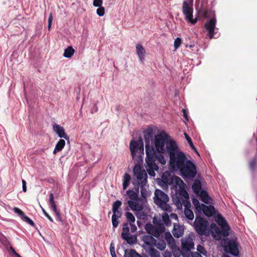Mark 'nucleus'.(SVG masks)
Listing matches in <instances>:
<instances>
[{
    "mask_svg": "<svg viewBox=\"0 0 257 257\" xmlns=\"http://www.w3.org/2000/svg\"><path fill=\"white\" fill-rule=\"evenodd\" d=\"M153 136V132L152 130H147L144 132V138L146 142V153L147 157L146 163V169L148 174L153 177L156 175L155 171L158 170V166L154 163L156 156L155 155V149L153 146L150 145V141Z\"/></svg>",
    "mask_w": 257,
    "mask_h": 257,
    "instance_id": "f257e3e1",
    "label": "nucleus"
},
{
    "mask_svg": "<svg viewBox=\"0 0 257 257\" xmlns=\"http://www.w3.org/2000/svg\"><path fill=\"white\" fill-rule=\"evenodd\" d=\"M168 154L170 156V168L173 171H177L187 161L182 152L179 151L176 143H170L168 145Z\"/></svg>",
    "mask_w": 257,
    "mask_h": 257,
    "instance_id": "f03ea898",
    "label": "nucleus"
},
{
    "mask_svg": "<svg viewBox=\"0 0 257 257\" xmlns=\"http://www.w3.org/2000/svg\"><path fill=\"white\" fill-rule=\"evenodd\" d=\"M133 173L136 177V179L133 182L136 193H139L140 187L142 196L146 198L149 195V192L146 188L148 178L146 172L142 170L140 165H136L133 169Z\"/></svg>",
    "mask_w": 257,
    "mask_h": 257,
    "instance_id": "7ed1b4c3",
    "label": "nucleus"
},
{
    "mask_svg": "<svg viewBox=\"0 0 257 257\" xmlns=\"http://www.w3.org/2000/svg\"><path fill=\"white\" fill-rule=\"evenodd\" d=\"M162 220H158L156 217L153 218V223L155 225L148 223L145 225V229L150 234L158 237L160 234L165 231V224L169 226L171 225V222L169 219L168 214L166 212L162 213Z\"/></svg>",
    "mask_w": 257,
    "mask_h": 257,
    "instance_id": "20e7f679",
    "label": "nucleus"
},
{
    "mask_svg": "<svg viewBox=\"0 0 257 257\" xmlns=\"http://www.w3.org/2000/svg\"><path fill=\"white\" fill-rule=\"evenodd\" d=\"M127 197L126 200L128 207L133 211L135 212L136 215H138V212L141 211L144 209V202L141 199L137 193L131 190H128L126 192Z\"/></svg>",
    "mask_w": 257,
    "mask_h": 257,
    "instance_id": "39448f33",
    "label": "nucleus"
},
{
    "mask_svg": "<svg viewBox=\"0 0 257 257\" xmlns=\"http://www.w3.org/2000/svg\"><path fill=\"white\" fill-rule=\"evenodd\" d=\"M172 142L176 143L164 131L161 132L155 137V148L159 153L164 154L166 152L168 153V145Z\"/></svg>",
    "mask_w": 257,
    "mask_h": 257,
    "instance_id": "423d86ee",
    "label": "nucleus"
},
{
    "mask_svg": "<svg viewBox=\"0 0 257 257\" xmlns=\"http://www.w3.org/2000/svg\"><path fill=\"white\" fill-rule=\"evenodd\" d=\"M169 200L168 196L163 191L159 189L155 190L154 202L168 214L172 211L171 207L168 204Z\"/></svg>",
    "mask_w": 257,
    "mask_h": 257,
    "instance_id": "0eeeda50",
    "label": "nucleus"
},
{
    "mask_svg": "<svg viewBox=\"0 0 257 257\" xmlns=\"http://www.w3.org/2000/svg\"><path fill=\"white\" fill-rule=\"evenodd\" d=\"M179 171L184 178H193L197 173L195 165L190 160H187Z\"/></svg>",
    "mask_w": 257,
    "mask_h": 257,
    "instance_id": "6e6552de",
    "label": "nucleus"
},
{
    "mask_svg": "<svg viewBox=\"0 0 257 257\" xmlns=\"http://www.w3.org/2000/svg\"><path fill=\"white\" fill-rule=\"evenodd\" d=\"M130 146L131 155L134 160L136 157H140L144 154V144L141 138H139L137 141H132Z\"/></svg>",
    "mask_w": 257,
    "mask_h": 257,
    "instance_id": "1a4fd4ad",
    "label": "nucleus"
},
{
    "mask_svg": "<svg viewBox=\"0 0 257 257\" xmlns=\"http://www.w3.org/2000/svg\"><path fill=\"white\" fill-rule=\"evenodd\" d=\"M194 227L196 232L200 235H209L208 222L202 218L196 216Z\"/></svg>",
    "mask_w": 257,
    "mask_h": 257,
    "instance_id": "9d476101",
    "label": "nucleus"
},
{
    "mask_svg": "<svg viewBox=\"0 0 257 257\" xmlns=\"http://www.w3.org/2000/svg\"><path fill=\"white\" fill-rule=\"evenodd\" d=\"M193 3H190L189 1H184L182 7V12L185 16V19L192 24H195L197 19H193Z\"/></svg>",
    "mask_w": 257,
    "mask_h": 257,
    "instance_id": "9b49d317",
    "label": "nucleus"
},
{
    "mask_svg": "<svg viewBox=\"0 0 257 257\" xmlns=\"http://www.w3.org/2000/svg\"><path fill=\"white\" fill-rule=\"evenodd\" d=\"M183 196L184 197V199L182 200H179V203H178V207H179V206H182L183 205L185 207L184 209V213L186 217L189 220H192L194 219V216L193 211L190 209L191 207V203L188 201L189 195L186 191L184 192Z\"/></svg>",
    "mask_w": 257,
    "mask_h": 257,
    "instance_id": "f8f14e48",
    "label": "nucleus"
},
{
    "mask_svg": "<svg viewBox=\"0 0 257 257\" xmlns=\"http://www.w3.org/2000/svg\"><path fill=\"white\" fill-rule=\"evenodd\" d=\"M194 236L189 235L181 239V247L184 254H189L194 248Z\"/></svg>",
    "mask_w": 257,
    "mask_h": 257,
    "instance_id": "ddd939ff",
    "label": "nucleus"
},
{
    "mask_svg": "<svg viewBox=\"0 0 257 257\" xmlns=\"http://www.w3.org/2000/svg\"><path fill=\"white\" fill-rule=\"evenodd\" d=\"M216 221L222 229V234L223 236L226 237L229 235L230 227L227 223L225 219L220 214L216 217Z\"/></svg>",
    "mask_w": 257,
    "mask_h": 257,
    "instance_id": "4468645a",
    "label": "nucleus"
},
{
    "mask_svg": "<svg viewBox=\"0 0 257 257\" xmlns=\"http://www.w3.org/2000/svg\"><path fill=\"white\" fill-rule=\"evenodd\" d=\"M225 249L228 251L231 254L234 256H237L239 254V251L236 242L233 240H229L227 245L225 247Z\"/></svg>",
    "mask_w": 257,
    "mask_h": 257,
    "instance_id": "2eb2a0df",
    "label": "nucleus"
},
{
    "mask_svg": "<svg viewBox=\"0 0 257 257\" xmlns=\"http://www.w3.org/2000/svg\"><path fill=\"white\" fill-rule=\"evenodd\" d=\"M142 240L144 241V243L142 245V247L145 249H147L150 247H152L153 245L156 244L155 239L150 235H144L142 236Z\"/></svg>",
    "mask_w": 257,
    "mask_h": 257,
    "instance_id": "dca6fc26",
    "label": "nucleus"
},
{
    "mask_svg": "<svg viewBox=\"0 0 257 257\" xmlns=\"http://www.w3.org/2000/svg\"><path fill=\"white\" fill-rule=\"evenodd\" d=\"M49 204L50 205L53 211L55 212L57 216V220L61 222H63V221L62 218L61 217L60 212L57 209V206L54 201V195L52 193H50L49 195Z\"/></svg>",
    "mask_w": 257,
    "mask_h": 257,
    "instance_id": "f3484780",
    "label": "nucleus"
},
{
    "mask_svg": "<svg viewBox=\"0 0 257 257\" xmlns=\"http://www.w3.org/2000/svg\"><path fill=\"white\" fill-rule=\"evenodd\" d=\"M216 22L215 18H213L205 25V28L208 31V36L210 39H212L213 37Z\"/></svg>",
    "mask_w": 257,
    "mask_h": 257,
    "instance_id": "a211bd4d",
    "label": "nucleus"
},
{
    "mask_svg": "<svg viewBox=\"0 0 257 257\" xmlns=\"http://www.w3.org/2000/svg\"><path fill=\"white\" fill-rule=\"evenodd\" d=\"M54 131L58 135L60 138L69 140L68 136L65 134L64 128L60 125L55 124L53 126Z\"/></svg>",
    "mask_w": 257,
    "mask_h": 257,
    "instance_id": "6ab92c4d",
    "label": "nucleus"
},
{
    "mask_svg": "<svg viewBox=\"0 0 257 257\" xmlns=\"http://www.w3.org/2000/svg\"><path fill=\"white\" fill-rule=\"evenodd\" d=\"M209 235L211 234L213 237L222 234V229L220 230L219 227L214 223H212L208 227Z\"/></svg>",
    "mask_w": 257,
    "mask_h": 257,
    "instance_id": "aec40b11",
    "label": "nucleus"
},
{
    "mask_svg": "<svg viewBox=\"0 0 257 257\" xmlns=\"http://www.w3.org/2000/svg\"><path fill=\"white\" fill-rule=\"evenodd\" d=\"M172 233L174 237L179 238L182 236L184 233V228L180 225L174 223Z\"/></svg>",
    "mask_w": 257,
    "mask_h": 257,
    "instance_id": "412c9836",
    "label": "nucleus"
},
{
    "mask_svg": "<svg viewBox=\"0 0 257 257\" xmlns=\"http://www.w3.org/2000/svg\"><path fill=\"white\" fill-rule=\"evenodd\" d=\"M201 211L207 216H211L215 213V208L213 206H207L202 204Z\"/></svg>",
    "mask_w": 257,
    "mask_h": 257,
    "instance_id": "4be33fe9",
    "label": "nucleus"
},
{
    "mask_svg": "<svg viewBox=\"0 0 257 257\" xmlns=\"http://www.w3.org/2000/svg\"><path fill=\"white\" fill-rule=\"evenodd\" d=\"M136 52L140 60L143 62L145 59L146 50L141 44H138L137 45Z\"/></svg>",
    "mask_w": 257,
    "mask_h": 257,
    "instance_id": "5701e85b",
    "label": "nucleus"
},
{
    "mask_svg": "<svg viewBox=\"0 0 257 257\" xmlns=\"http://www.w3.org/2000/svg\"><path fill=\"white\" fill-rule=\"evenodd\" d=\"M192 189L197 194H199L200 192L203 191L201 182L199 180H195L192 185Z\"/></svg>",
    "mask_w": 257,
    "mask_h": 257,
    "instance_id": "b1692460",
    "label": "nucleus"
},
{
    "mask_svg": "<svg viewBox=\"0 0 257 257\" xmlns=\"http://www.w3.org/2000/svg\"><path fill=\"white\" fill-rule=\"evenodd\" d=\"M122 205L120 201L117 200L114 202L112 204V211L114 214H121V211L119 209Z\"/></svg>",
    "mask_w": 257,
    "mask_h": 257,
    "instance_id": "393cba45",
    "label": "nucleus"
},
{
    "mask_svg": "<svg viewBox=\"0 0 257 257\" xmlns=\"http://www.w3.org/2000/svg\"><path fill=\"white\" fill-rule=\"evenodd\" d=\"M65 145V141L62 139L60 140L55 146V148L53 151V154H55L57 152L61 151L64 147Z\"/></svg>",
    "mask_w": 257,
    "mask_h": 257,
    "instance_id": "a878e982",
    "label": "nucleus"
},
{
    "mask_svg": "<svg viewBox=\"0 0 257 257\" xmlns=\"http://www.w3.org/2000/svg\"><path fill=\"white\" fill-rule=\"evenodd\" d=\"M121 216V214H114L111 217L112 223L113 228L117 227L119 224V218Z\"/></svg>",
    "mask_w": 257,
    "mask_h": 257,
    "instance_id": "bb28decb",
    "label": "nucleus"
},
{
    "mask_svg": "<svg viewBox=\"0 0 257 257\" xmlns=\"http://www.w3.org/2000/svg\"><path fill=\"white\" fill-rule=\"evenodd\" d=\"M145 250L151 257H160V252L152 247H150Z\"/></svg>",
    "mask_w": 257,
    "mask_h": 257,
    "instance_id": "cd10ccee",
    "label": "nucleus"
},
{
    "mask_svg": "<svg viewBox=\"0 0 257 257\" xmlns=\"http://www.w3.org/2000/svg\"><path fill=\"white\" fill-rule=\"evenodd\" d=\"M75 50L72 46H69L64 50L63 56L66 58H70L74 54Z\"/></svg>",
    "mask_w": 257,
    "mask_h": 257,
    "instance_id": "c85d7f7f",
    "label": "nucleus"
},
{
    "mask_svg": "<svg viewBox=\"0 0 257 257\" xmlns=\"http://www.w3.org/2000/svg\"><path fill=\"white\" fill-rule=\"evenodd\" d=\"M201 197V200L204 202L205 203L208 204L209 203V201L210 200V198L208 195L207 192L205 191H202L199 193V194Z\"/></svg>",
    "mask_w": 257,
    "mask_h": 257,
    "instance_id": "c756f323",
    "label": "nucleus"
},
{
    "mask_svg": "<svg viewBox=\"0 0 257 257\" xmlns=\"http://www.w3.org/2000/svg\"><path fill=\"white\" fill-rule=\"evenodd\" d=\"M124 257H142L134 249L126 250L124 252Z\"/></svg>",
    "mask_w": 257,
    "mask_h": 257,
    "instance_id": "7c9ffc66",
    "label": "nucleus"
},
{
    "mask_svg": "<svg viewBox=\"0 0 257 257\" xmlns=\"http://www.w3.org/2000/svg\"><path fill=\"white\" fill-rule=\"evenodd\" d=\"M131 176L127 173H125L123 178V189L125 190L130 184Z\"/></svg>",
    "mask_w": 257,
    "mask_h": 257,
    "instance_id": "2f4dec72",
    "label": "nucleus"
},
{
    "mask_svg": "<svg viewBox=\"0 0 257 257\" xmlns=\"http://www.w3.org/2000/svg\"><path fill=\"white\" fill-rule=\"evenodd\" d=\"M173 255L175 257H179L181 254L185 255L186 254H184L182 249L181 250L179 248L177 247L176 245L171 248Z\"/></svg>",
    "mask_w": 257,
    "mask_h": 257,
    "instance_id": "473e14b6",
    "label": "nucleus"
},
{
    "mask_svg": "<svg viewBox=\"0 0 257 257\" xmlns=\"http://www.w3.org/2000/svg\"><path fill=\"white\" fill-rule=\"evenodd\" d=\"M122 238L126 240V242L130 244H134L137 241V237L133 235H127L126 236H125L124 238Z\"/></svg>",
    "mask_w": 257,
    "mask_h": 257,
    "instance_id": "72a5a7b5",
    "label": "nucleus"
},
{
    "mask_svg": "<svg viewBox=\"0 0 257 257\" xmlns=\"http://www.w3.org/2000/svg\"><path fill=\"white\" fill-rule=\"evenodd\" d=\"M129 227L128 226L127 223H124L123 224V227H122V231L121 232V237L124 238L125 236L127 235L130 234H129Z\"/></svg>",
    "mask_w": 257,
    "mask_h": 257,
    "instance_id": "f704fd0d",
    "label": "nucleus"
},
{
    "mask_svg": "<svg viewBox=\"0 0 257 257\" xmlns=\"http://www.w3.org/2000/svg\"><path fill=\"white\" fill-rule=\"evenodd\" d=\"M155 155L156 156V158L155 159L154 163L156 164V163H155V162H156V160L158 161L159 163H160V164H161L162 165H164L166 164V160L162 155H157L156 154V152H155Z\"/></svg>",
    "mask_w": 257,
    "mask_h": 257,
    "instance_id": "c9c22d12",
    "label": "nucleus"
},
{
    "mask_svg": "<svg viewBox=\"0 0 257 257\" xmlns=\"http://www.w3.org/2000/svg\"><path fill=\"white\" fill-rule=\"evenodd\" d=\"M125 215L127 221L129 222L130 223H134L135 222V217L132 213L128 211L126 212Z\"/></svg>",
    "mask_w": 257,
    "mask_h": 257,
    "instance_id": "e433bc0d",
    "label": "nucleus"
},
{
    "mask_svg": "<svg viewBox=\"0 0 257 257\" xmlns=\"http://www.w3.org/2000/svg\"><path fill=\"white\" fill-rule=\"evenodd\" d=\"M155 244L157 247L161 250H164L166 247L165 241L162 240H159Z\"/></svg>",
    "mask_w": 257,
    "mask_h": 257,
    "instance_id": "4c0bfd02",
    "label": "nucleus"
},
{
    "mask_svg": "<svg viewBox=\"0 0 257 257\" xmlns=\"http://www.w3.org/2000/svg\"><path fill=\"white\" fill-rule=\"evenodd\" d=\"M192 203L194 205L196 210L198 212L201 211L202 204H200L199 201L195 198L193 199Z\"/></svg>",
    "mask_w": 257,
    "mask_h": 257,
    "instance_id": "58836bf2",
    "label": "nucleus"
},
{
    "mask_svg": "<svg viewBox=\"0 0 257 257\" xmlns=\"http://www.w3.org/2000/svg\"><path fill=\"white\" fill-rule=\"evenodd\" d=\"M173 180L176 183L177 185H178L180 187L183 188L185 185V183L183 182V180L177 176H175L174 177Z\"/></svg>",
    "mask_w": 257,
    "mask_h": 257,
    "instance_id": "ea45409f",
    "label": "nucleus"
},
{
    "mask_svg": "<svg viewBox=\"0 0 257 257\" xmlns=\"http://www.w3.org/2000/svg\"><path fill=\"white\" fill-rule=\"evenodd\" d=\"M186 140L192 149L197 152L196 148L194 146L191 138L186 134H184Z\"/></svg>",
    "mask_w": 257,
    "mask_h": 257,
    "instance_id": "a19ab883",
    "label": "nucleus"
},
{
    "mask_svg": "<svg viewBox=\"0 0 257 257\" xmlns=\"http://www.w3.org/2000/svg\"><path fill=\"white\" fill-rule=\"evenodd\" d=\"M256 162V159H253L250 160V161L249 163V168L252 172H254V171L255 170Z\"/></svg>",
    "mask_w": 257,
    "mask_h": 257,
    "instance_id": "79ce46f5",
    "label": "nucleus"
},
{
    "mask_svg": "<svg viewBox=\"0 0 257 257\" xmlns=\"http://www.w3.org/2000/svg\"><path fill=\"white\" fill-rule=\"evenodd\" d=\"M22 219L26 222L27 223L29 224L31 226H34V222L28 216H26L25 214L23 216V217L22 218Z\"/></svg>",
    "mask_w": 257,
    "mask_h": 257,
    "instance_id": "37998d69",
    "label": "nucleus"
},
{
    "mask_svg": "<svg viewBox=\"0 0 257 257\" xmlns=\"http://www.w3.org/2000/svg\"><path fill=\"white\" fill-rule=\"evenodd\" d=\"M105 10L104 8L101 6L98 7V8L96 10L97 14L100 16L102 17L104 15Z\"/></svg>",
    "mask_w": 257,
    "mask_h": 257,
    "instance_id": "c03bdc74",
    "label": "nucleus"
},
{
    "mask_svg": "<svg viewBox=\"0 0 257 257\" xmlns=\"http://www.w3.org/2000/svg\"><path fill=\"white\" fill-rule=\"evenodd\" d=\"M197 250L199 252H200V253H201L203 255L206 254L207 251L205 250L204 247L203 246H202L201 245H197Z\"/></svg>",
    "mask_w": 257,
    "mask_h": 257,
    "instance_id": "a18cd8bd",
    "label": "nucleus"
},
{
    "mask_svg": "<svg viewBox=\"0 0 257 257\" xmlns=\"http://www.w3.org/2000/svg\"><path fill=\"white\" fill-rule=\"evenodd\" d=\"M167 241L168 244V245L170 246V248L176 245L175 239H174L173 237H170V239L168 240Z\"/></svg>",
    "mask_w": 257,
    "mask_h": 257,
    "instance_id": "49530a36",
    "label": "nucleus"
},
{
    "mask_svg": "<svg viewBox=\"0 0 257 257\" xmlns=\"http://www.w3.org/2000/svg\"><path fill=\"white\" fill-rule=\"evenodd\" d=\"M13 210L16 213H17L21 217V218L25 215V213L19 208L15 207L13 209Z\"/></svg>",
    "mask_w": 257,
    "mask_h": 257,
    "instance_id": "de8ad7c7",
    "label": "nucleus"
},
{
    "mask_svg": "<svg viewBox=\"0 0 257 257\" xmlns=\"http://www.w3.org/2000/svg\"><path fill=\"white\" fill-rule=\"evenodd\" d=\"M182 41L181 39L179 38H177L175 39L174 41V47L175 48V49H178L181 45Z\"/></svg>",
    "mask_w": 257,
    "mask_h": 257,
    "instance_id": "09e8293b",
    "label": "nucleus"
},
{
    "mask_svg": "<svg viewBox=\"0 0 257 257\" xmlns=\"http://www.w3.org/2000/svg\"><path fill=\"white\" fill-rule=\"evenodd\" d=\"M110 251L112 257H117L115 252V248L112 243L110 245Z\"/></svg>",
    "mask_w": 257,
    "mask_h": 257,
    "instance_id": "8fccbe9b",
    "label": "nucleus"
},
{
    "mask_svg": "<svg viewBox=\"0 0 257 257\" xmlns=\"http://www.w3.org/2000/svg\"><path fill=\"white\" fill-rule=\"evenodd\" d=\"M103 0H93V5L95 7H100L102 6Z\"/></svg>",
    "mask_w": 257,
    "mask_h": 257,
    "instance_id": "3c124183",
    "label": "nucleus"
},
{
    "mask_svg": "<svg viewBox=\"0 0 257 257\" xmlns=\"http://www.w3.org/2000/svg\"><path fill=\"white\" fill-rule=\"evenodd\" d=\"M53 21V16L52 14H50L48 18V29L50 30L52 25Z\"/></svg>",
    "mask_w": 257,
    "mask_h": 257,
    "instance_id": "603ef678",
    "label": "nucleus"
},
{
    "mask_svg": "<svg viewBox=\"0 0 257 257\" xmlns=\"http://www.w3.org/2000/svg\"><path fill=\"white\" fill-rule=\"evenodd\" d=\"M42 211L44 213V214L46 216L48 219L52 222H53V220L52 218L48 214V213L43 209L42 208Z\"/></svg>",
    "mask_w": 257,
    "mask_h": 257,
    "instance_id": "864d4df0",
    "label": "nucleus"
},
{
    "mask_svg": "<svg viewBox=\"0 0 257 257\" xmlns=\"http://www.w3.org/2000/svg\"><path fill=\"white\" fill-rule=\"evenodd\" d=\"M98 111V107L97 106V104L95 103L94 104L93 107L91 109V113H94L95 112H96Z\"/></svg>",
    "mask_w": 257,
    "mask_h": 257,
    "instance_id": "5fc2aeb1",
    "label": "nucleus"
},
{
    "mask_svg": "<svg viewBox=\"0 0 257 257\" xmlns=\"http://www.w3.org/2000/svg\"><path fill=\"white\" fill-rule=\"evenodd\" d=\"M165 174L163 173V174L162 175V179H163L164 182L166 184H171V181L170 180H169V179L165 178Z\"/></svg>",
    "mask_w": 257,
    "mask_h": 257,
    "instance_id": "6e6d98bb",
    "label": "nucleus"
},
{
    "mask_svg": "<svg viewBox=\"0 0 257 257\" xmlns=\"http://www.w3.org/2000/svg\"><path fill=\"white\" fill-rule=\"evenodd\" d=\"M202 15L205 18H209V12L205 10H203L202 11Z\"/></svg>",
    "mask_w": 257,
    "mask_h": 257,
    "instance_id": "4d7b16f0",
    "label": "nucleus"
},
{
    "mask_svg": "<svg viewBox=\"0 0 257 257\" xmlns=\"http://www.w3.org/2000/svg\"><path fill=\"white\" fill-rule=\"evenodd\" d=\"M130 224L131 226V229L132 232H136L137 230V226L134 223H130Z\"/></svg>",
    "mask_w": 257,
    "mask_h": 257,
    "instance_id": "13d9d810",
    "label": "nucleus"
},
{
    "mask_svg": "<svg viewBox=\"0 0 257 257\" xmlns=\"http://www.w3.org/2000/svg\"><path fill=\"white\" fill-rule=\"evenodd\" d=\"M168 216H169V218L170 217L171 219H175L176 220H178V216L176 214L171 213L170 214V216L169 215H168Z\"/></svg>",
    "mask_w": 257,
    "mask_h": 257,
    "instance_id": "bf43d9fd",
    "label": "nucleus"
},
{
    "mask_svg": "<svg viewBox=\"0 0 257 257\" xmlns=\"http://www.w3.org/2000/svg\"><path fill=\"white\" fill-rule=\"evenodd\" d=\"M172 254L170 251L167 250L164 252V254H163L164 257H172Z\"/></svg>",
    "mask_w": 257,
    "mask_h": 257,
    "instance_id": "052dcab7",
    "label": "nucleus"
},
{
    "mask_svg": "<svg viewBox=\"0 0 257 257\" xmlns=\"http://www.w3.org/2000/svg\"><path fill=\"white\" fill-rule=\"evenodd\" d=\"M22 184H23V190L24 192H26L27 191V186H26V182L24 180H22Z\"/></svg>",
    "mask_w": 257,
    "mask_h": 257,
    "instance_id": "680f3d73",
    "label": "nucleus"
},
{
    "mask_svg": "<svg viewBox=\"0 0 257 257\" xmlns=\"http://www.w3.org/2000/svg\"><path fill=\"white\" fill-rule=\"evenodd\" d=\"M170 237H173L171 234L169 232H166L165 233V239H166V241L169 240L170 239Z\"/></svg>",
    "mask_w": 257,
    "mask_h": 257,
    "instance_id": "e2e57ef3",
    "label": "nucleus"
},
{
    "mask_svg": "<svg viewBox=\"0 0 257 257\" xmlns=\"http://www.w3.org/2000/svg\"><path fill=\"white\" fill-rule=\"evenodd\" d=\"M192 257H202V255L197 252H192Z\"/></svg>",
    "mask_w": 257,
    "mask_h": 257,
    "instance_id": "0e129e2a",
    "label": "nucleus"
},
{
    "mask_svg": "<svg viewBox=\"0 0 257 257\" xmlns=\"http://www.w3.org/2000/svg\"><path fill=\"white\" fill-rule=\"evenodd\" d=\"M183 112L184 117L185 118V119L186 120H188V116L187 115V113L185 109H183Z\"/></svg>",
    "mask_w": 257,
    "mask_h": 257,
    "instance_id": "69168bd1",
    "label": "nucleus"
},
{
    "mask_svg": "<svg viewBox=\"0 0 257 257\" xmlns=\"http://www.w3.org/2000/svg\"><path fill=\"white\" fill-rule=\"evenodd\" d=\"M14 254L16 256V257H22L20 255H19L18 253H17L16 252H15L14 250Z\"/></svg>",
    "mask_w": 257,
    "mask_h": 257,
    "instance_id": "338daca9",
    "label": "nucleus"
},
{
    "mask_svg": "<svg viewBox=\"0 0 257 257\" xmlns=\"http://www.w3.org/2000/svg\"><path fill=\"white\" fill-rule=\"evenodd\" d=\"M187 1H189L190 3H193V0H187Z\"/></svg>",
    "mask_w": 257,
    "mask_h": 257,
    "instance_id": "774afa93",
    "label": "nucleus"
}]
</instances>
